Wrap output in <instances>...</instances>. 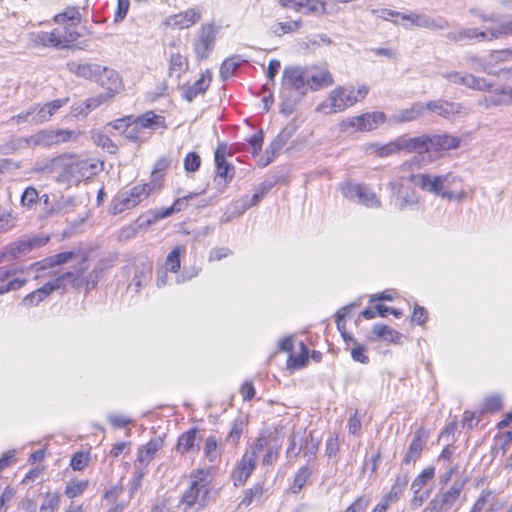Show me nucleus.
I'll return each mask as SVG.
<instances>
[{"mask_svg":"<svg viewBox=\"0 0 512 512\" xmlns=\"http://www.w3.org/2000/svg\"><path fill=\"white\" fill-rule=\"evenodd\" d=\"M449 27H450L449 22L444 17H441V16L431 17L426 14L424 28L432 30V31H439V30L448 29Z\"/></svg>","mask_w":512,"mask_h":512,"instance_id":"56","label":"nucleus"},{"mask_svg":"<svg viewBox=\"0 0 512 512\" xmlns=\"http://www.w3.org/2000/svg\"><path fill=\"white\" fill-rule=\"evenodd\" d=\"M54 21L58 24H64L68 21L79 23L81 21V14L77 7H67L63 12L55 15Z\"/></svg>","mask_w":512,"mask_h":512,"instance_id":"47","label":"nucleus"},{"mask_svg":"<svg viewBox=\"0 0 512 512\" xmlns=\"http://www.w3.org/2000/svg\"><path fill=\"white\" fill-rule=\"evenodd\" d=\"M48 240V237L35 236L29 238H22L16 242H13L4 248L3 252L0 255V262H2L6 257L15 259L20 256L27 255L32 250L46 245Z\"/></svg>","mask_w":512,"mask_h":512,"instance_id":"9","label":"nucleus"},{"mask_svg":"<svg viewBox=\"0 0 512 512\" xmlns=\"http://www.w3.org/2000/svg\"><path fill=\"white\" fill-rule=\"evenodd\" d=\"M371 502V498L362 495L355 499V501L347 507L345 512H365Z\"/></svg>","mask_w":512,"mask_h":512,"instance_id":"64","label":"nucleus"},{"mask_svg":"<svg viewBox=\"0 0 512 512\" xmlns=\"http://www.w3.org/2000/svg\"><path fill=\"white\" fill-rule=\"evenodd\" d=\"M184 169L187 173H194L201 166V157L196 152H189L184 158Z\"/></svg>","mask_w":512,"mask_h":512,"instance_id":"60","label":"nucleus"},{"mask_svg":"<svg viewBox=\"0 0 512 512\" xmlns=\"http://www.w3.org/2000/svg\"><path fill=\"white\" fill-rule=\"evenodd\" d=\"M425 13H411L402 15V20L407 21L408 24H403L406 29H411L412 27L424 28L425 26Z\"/></svg>","mask_w":512,"mask_h":512,"instance_id":"55","label":"nucleus"},{"mask_svg":"<svg viewBox=\"0 0 512 512\" xmlns=\"http://www.w3.org/2000/svg\"><path fill=\"white\" fill-rule=\"evenodd\" d=\"M133 120H130L127 129H124L123 135L126 139L133 141V142H144L148 137L145 135L144 130L137 125V122Z\"/></svg>","mask_w":512,"mask_h":512,"instance_id":"44","label":"nucleus"},{"mask_svg":"<svg viewBox=\"0 0 512 512\" xmlns=\"http://www.w3.org/2000/svg\"><path fill=\"white\" fill-rule=\"evenodd\" d=\"M61 498L58 493H47L40 506L41 511L50 510L54 512L60 506Z\"/></svg>","mask_w":512,"mask_h":512,"instance_id":"62","label":"nucleus"},{"mask_svg":"<svg viewBox=\"0 0 512 512\" xmlns=\"http://www.w3.org/2000/svg\"><path fill=\"white\" fill-rule=\"evenodd\" d=\"M304 8L307 14L326 15L328 13L324 0H304Z\"/></svg>","mask_w":512,"mask_h":512,"instance_id":"57","label":"nucleus"},{"mask_svg":"<svg viewBox=\"0 0 512 512\" xmlns=\"http://www.w3.org/2000/svg\"><path fill=\"white\" fill-rule=\"evenodd\" d=\"M151 272V265L145 264L141 270H136L135 274L128 286L129 289L138 292L142 286L143 281L147 280L148 274Z\"/></svg>","mask_w":512,"mask_h":512,"instance_id":"52","label":"nucleus"},{"mask_svg":"<svg viewBox=\"0 0 512 512\" xmlns=\"http://www.w3.org/2000/svg\"><path fill=\"white\" fill-rule=\"evenodd\" d=\"M201 19V11L198 8H189L178 14L168 16L164 25L172 29H186Z\"/></svg>","mask_w":512,"mask_h":512,"instance_id":"19","label":"nucleus"},{"mask_svg":"<svg viewBox=\"0 0 512 512\" xmlns=\"http://www.w3.org/2000/svg\"><path fill=\"white\" fill-rule=\"evenodd\" d=\"M425 110H428L445 119H451L455 116L468 114L467 109L458 102H451L444 99L428 101L424 104Z\"/></svg>","mask_w":512,"mask_h":512,"instance_id":"14","label":"nucleus"},{"mask_svg":"<svg viewBox=\"0 0 512 512\" xmlns=\"http://www.w3.org/2000/svg\"><path fill=\"white\" fill-rule=\"evenodd\" d=\"M87 271V259L86 257H82L77 265H74L73 288L79 289L85 286L87 290H90L96 287L102 268L95 267L91 272L86 274Z\"/></svg>","mask_w":512,"mask_h":512,"instance_id":"12","label":"nucleus"},{"mask_svg":"<svg viewBox=\"0 0 512 512\" xmlns=\"http://www.w3.org/2000/svg\"><path fill=\"white\" fill-rule=\"evenodd\" d=\"M412 168L420 169L419 156H413L411 159L404 161L399 166L401 175L387 184L391 194V204L400 211L417 204L419 200L417 192L408 185L409 180L406 172H409Z\"/></svg>","mask_w":512,"mask_h":512,"instance_id":"3","label":"nucleus"},{"mask_svg":"<svg viewBox=\"0 0 512 512\" xmlns=\"http://www.w3.org/2000/svg\"><path fill=\"white\" fill-rule=\"evenodd\" d=\"M466 87L478 91H489L493 95L489 101L493 105H509L512 104V88L509 86H493L482 77H476L473 74H467Z\"/></svg>","mask_w":512,"mask_h":512,"instance_id":"6","label":"nucleus"},{"mask_svg":"<svg viewBox=\"0 0 512 512\" xmlns=\"http://www.w3.org/2000/svg\"><path fill=\"white\" fill-rule=\"evenodd\" d=\"M341 191L345 198L349 200L357 199L367 207L375 208L381 205L377 195L364 185L345 182L341 184Z\"/></svg>","mask_w":512,"mask_h":512,"instance_id":"11","label":"nucleus"},{"mask_svg":"<svg viewBox=\"0 0 512 512\" xmlns=\"http://www.w3.org/2000/svg\"><path fill=\"white\" fill-rule=\"evenodd\" d=\"M38 41L44 46L65 47L62 39V30L54 29L51 32H41L37 35Z\"/></svg>","mask_w":512,"mask_h":512,"instance_id":"37","label":"nucleus"},{"mask_svg":"<svg viewBox=\"0 0 512 512\" xmlns=\"http://www.w3.org/2000/svg\"><path fill=\"white\" fill-rule=\"evenodd\" d=\"M203 452L205 457L211 463L216 462L220 458L221 452L218 446V441L215 436L210 435L206 438L203 447Z\"/></svg>","mask_w":512,"mask_h":512,"instance_id":"42","label":"nucleus"},{"mask_svg":"<svg viewBox=\"0 0 512 512\" xmlns=\"http://www.w3.org/2000/svg\"><path fill=\"white\" fill-rule=\"evenodd\" d=\"M231 155L226 143H219L214 155L216 165V179L220 178L224 180V184L230 182L235 174V167L231 163L227 162L226 157Z\"/></svg>","mask_w":512,"mask_h":512,"instance_id":"17","label":"nucleus"},{"mask_svg":"<svg viewBox=\"0 0 512 512\" xmlns=\"http://www.w3.org/2000/svg\"><path fill=\"white\" fill-rule=\"evenodd\" d=\"M50 294L48 293L47 289L43 285L42 287L36 289L35 291L31 292L27 296L24 297L22 300V305L25 307H33L37 306L40 302H42L46 297H48Z\"/></svg>","mask_w":512,"mask_h":512,"instance_id":"46","label":"nucleus"},{"mask_svg":"<svg viewBox=\"0 0 512 512\" xmlns=\"http://www.w3.org/2000/svg\"><path fill=\"white\" fill-rule=\"evenodd\" d=\"M89 462V454L85 452H77L75 453L70 461V466L75 471L83 470Z\"/></svg>","mask_w":512,"mask_h":512,"instance_id":"63","label":"nucleus"},{"mask_svg":"<svg viewBox=\"0 0 512 512\" xmlns=\"http://www.w3.org/2000/svg\"><path fill=\"white\" fill-rule=\"evenodd\" d=\"M307 69L300 66L285 67L281 81V111L289 115L308 92Z\"/></svg>","mask_w":512,"mask_h":512,"instance_id":"2","label":"nucleus"},{"mask_svg":"<svg viewBox=\"0 0 512 512\" xmlns=\"http://www.w3.org/2000/svg\"><path fill=\"white\" fill-rule=\"evenodd\" d=\"M303 456L307 462H311L316 458L319 441L315 440L311 434L301 437Z\"/></svg>","mask_w":512,"mask_h":512,"instance_id":"41","label":"nucleus"},{"mask_svg":"<svg viewBox=\"0 0 512 512\" xmlns=\"http://www.w3.org/2000/svg\"><path fill=\"white\" fill-rule=\"evenodd\" d=\"M457 180V176L449 172L443 175H431V194L440 196L445 188L451 186Z\"/></svg>","mask_w":512,"mask_h":512,"instance_id":"32","label":"nucleus"},{"mask_svg":"<svg viewBox=\"0 0 512 512\" xmlns=\"http://www.w3.org/2000/svg\"><path fill=\"white\" fill-rule=\"evenodd\" d=\"M409 482V477L407 473H400L396 476L395 482L392 485L390 491L387 493V498L393 500L394 502L398 501L400 496L403 494Z\"/></svg>","mask_w":512,"mask_h":512,"instance_id":"39","label":"nucleus"},{"mask_svg":"<svg viewBox=\"0 0 512 512\" xmlns=\"http://www.w3.org/2000/svg\"><path fill=\"white\" fill-rule=\"evenodd\" d=\"M301 352L297 355H290L287 366L291 369H300L308 362V349L304 343H301Z\"/></svg>","mask_w":512,"mask_h":512,"instance_id":"50","label":"nucleus"},{"mask_svg":"<svg viewBox=\"0 0 512 512\" xmlns=\"http://www.w3.org/2000/svg\"><path fill=\"white\" fill-rule=\"evenodd\" d=\"M209 87V82L205 80L204 75L192 85L182 86V96L188 102H192L198 95L204 94Z\"/></svg>","mask_w":512,"mask_h":512,"instance_id":"33","label":"nucleus"},{"mask_svg":"<svg viewBox=\"0 0 512 512\" xmlns=\"http://www.w3.org/2000/svg\"><path fill=\"white\" fill-rule=\"evenodd\" d=\"M465 483V480L455 481L447 491L436 494L422 512H446L450 510L459 499Z\"/></svg>","mask_w":512,"mask_h":512,"instance_id":"8","label":"nucleus"},{"mask_svg":"<svg viewBox=\"0 0 512 512\" xmlns=\"http://www.w3.org/2000/svg\"><path fill=\"white\" fill-rule=\"evenodd\" d=\"M239 65H240V63L238 61H236L234 57L227 58L221 64L220 77L223 80L230 78L235 73V71L238 69Z\"/></svg>","mask_w":512,"mask_h":512,"instance_id":"59","label":"nucleus"},{"mask_svg":"<svg viewBox=\"0 0 512 512\" xmlns=\"http://www.w3.org/2000/svg\"><path fill=\"white\" fill-rule=\"evenodd\" d=\"M68 71L80 78L95 81L98 72L100 71V64L97 63H87V62H78V61H69L66 64Z\"/></svg>","mask_w":512,"mask_h":512,"instance_id":"23","label":"nucleus"},{"mask_svg":"<svg viewBox=\"0 0 512 512\" xmlns=\"http://www.w3.org/2000/svg\"><path fill=\"white\" fill-rule=\"evenodd\" d=\"M435 475V468L430 466L425 468L412 482L411 490L413 492L421 491V489L433 479Z\"/></svg>","mask_w":512,"mask_h":512,"instance_id":"45","label":"nucleus"},{"mask_svg":"<svg viewBox=\"0 0 512 512\" xmlns=\"http://www.w3.org/2000/svg\"><path fill=\"white\" fill-rule=\"evenodd\" d=\"M87 487V480H72L66 485L65 495L71 499L76 498L82 495Z\"/></svg>","mask_w":512,"mask_h":512,"instance_id":"51","label":"nucleus"},{"mask_svg":"<svg viewBox=\"0 0 512 512\" xmlns=\"http://www.w3.org/2000/svg\"><path fill=\"white\" fill-rule=\"evenodd\" d=\"M93 140L97 146L107 150L111 154H115L118 151V146L114 141L103 133L99 132L93 134Z\"/></svg>","mask_w":512,"mask_h":512,"instance_id":"53","label":"nucleus"},{"mask_svg":"<svg viewBox=\"0 0 512 512\" xmlns=\"http://www.w3.org/2000/svg\"><path fill=\"white\" fill-rule=\"evenodd\" d=\"M98 164L93 159H78L68 164L59 175L60 182L79 183L97 173Z\"/></svg>","mask_w":512,"mask_h":512,"instance_id":"7","label":"nucleus"},{"mask_svg":"<svg viewBox=\"0 0 512 512\" xmlns=\"http://www.w3.org/2000/svg\"><path fill=\"white\" fill-rule=\"evenodd\" d=\"M188 69V61L186 57L179 52L172 53L169 59L168 74L170 77L179 79L181 75Z\"/></svg>","mask_w":512,"mask_h":512,"instance_id":"34","label":"nucleus"},{"mask_svg":"<svg viewBox=\"0 0 512 512\" xmlns=\"http://www.w3.org/2000/svg\"><path fill=\"white\" fill-rule=\"evenodd\" d=\"M424 445V434L422 430H417L414 433L413 439L409 444L408 450L403 458V464L409 465L411 463H415L421 457Z\"/></svg>","mask_w":512,"mask_h":512,"instance_id":"27","label":"nucleus"},{"mask_svg":"<svg viewBox=\"0 0 512 512\" xmlns=\"http://www.w3.org/2000/svg\"><path fill=\"white\" fill-rule=\"evenodd\" d=\"M265 492L263 483H256L251 488L244 491V497L241 501V505L248 507L254 501H259Z\"/></svg>","mask_w":512,"mask_h":512,"instance_id":"43","label":"nucleus"},{"mask_svg":"<svg viewBox=\"0 0 512 512\" xmlns=\"http://www.w3.org/2000/svg\"><path fill=\"white\" fill-rule=\"evenodd\" d=\"M197 428H191L188 431L182 433L177 441L176 451L181 454L196 453L200 447L196 443Z\"/></svg>","mask_w":512,"mask_h":512,"instance_id":"26","label":"nucleus"},{"mask_svg":"<svg viewBox=\"0 0 512 512\" xmlns=\"http://www.w3.org/2000/svg\"><path fill=\"white\" fill-rule=\"evenodd\" d=\"M256 464L254 452H245L231 473L234 486H243L255 470Z\"/></svg>","mask_w":512,"mask_h":512,"instance_id":"15","label":"nucleus"},{"mask_svg":"<svg viewBox=\"0 0 512 512\" xmlns=\"http://www.w3.org/2000/svg\"><path fill=\"white\" fill-rule=\"evenodd\" d=\"M244 426L245 422L242 417H237L234 419L232 422L231 430L226 437V442L232 445H237L243 433Z\"/></svg>","mask_w":512,"mask_h":512,"instance_id":"49","label":"nucleus"},{"mask_svg":"<svg viewBox=\"0 0 512 512\" xmlns=\"http://www.w3.org/2000/svg\"><path fill=\"white\" fill-rule=\"evenodd\" d=\"M16 269L0 267V294L20 289L25 283V279L14 278Z\"/></svg>","mask_w":512,"mask_h":512,"instance_id":"25","label":"nucleus"},{"mask_svg":"<svg viewBox=\"0 0 512 512\" xmlns=\"http://www.w3.org/2000/svg\"><path fill=\"white\" fill-rule=\"evenodd\" d=\"M292 135V130H289L288 127L284 128L277 137L269 144L268 148L265 151V154L261 156L258 160V165L260 167H266L269 165L274 157L282 150L285 146L286 142Z\"/></svg>","mask_w":512,"mask_h":512,"instance_id":"21","label":"nucleus"},{"mask_svg":"<svg viewBox=\"0 0 512 512\" xmlns=\"http://www.w3.org/2000/svg\"><path fill=\"white\" fill-rule=\"evenodd\" d=\"M170 165V161L166 157H162L158 159L154 165V168L151 173L152 180L150 182H154L156 184V189L160 188V178L162 177L159 175L160 173L166 171Z\"/></svg>","mask_w":512,"mask_h":512,"instance_id":"58","label":"nucleus"},{"mask_svg":"<svg viewBox=\"0 0 512 512\" xmlns=\"http://www.w3.org/2000/svg\"><path fill=\"white\" fill-rule=\"evenodd\" d=\"M328 101L330 103L328 113H335L344 111L348 107L353 106L359 101V98L355 96L354 87L339 86L330 92Z\"/></svg>","mask_w":512,"mask_h":512,"instance_id":"13","label":"nucleus"},{"mask_svg":"<svg viewBox=\"0 0 512 512\" xmlns=\"http://www.w3.org/2000/svg\"><path fill=\"white\" fill-rule=\"evenodd\" d=\"M73 278H74V266L72 267V270L62 273L58 277L45 283L44 286L47 289L48 293L51 294L52 292L60 290V289L64 290L66 288L67 283H70L71 286L73 287Z\"/></svg>","mask_w":512,"mask_h":512,"instance_id":"35","label":"nucleus"},{"mask_svg":"<svg viewBox=\"0 0 512 512\" xmlns=\"http://www.w3.org/2000/svg\"><path fill=\"white\" fill-rule=\"evenodd\" d=\"M386 121V115L383 112H368L362 115L352 117L348 120V125L359 131H371Z\"/></svg>","mask_w":512,"mask_h":512,"instance_id":"20","label":"nucleus"},{"mask_svg":"<svg viewBox=\"0 0 512 512\" xmlns=\"http://www.w3.org/2000/svg\"><path fill=\"white\" fill-rule=\"evenodd\" d=\"M185 249L182 246H176L172 249V251L167 255L165 266L167 270L171 272H177L180 269L181 261L180 256L181 253L184 252Z\"/></svg>","mask_w":512,"mask_h":512,"instance_id":"48","label":"nucleus"},{"mask_svg":"<svg viewBox=\"0 0 512 512\" xmlns=\"http://www.w3.org/2000/svg\"><path fill=\"white\" fill-rule=\"evenodd\" d=\"M218 28L214 23L202 25L198 31V37L193 47L195 55L198 59H207L214 49Z\"/></svg>","mask_w":512,"mask_h":512,"instance_id":"10","label":"nucleus"},{"mask_svg":"<svg viewBox=\"0 0 512 512\" xmlns=\"http://www.w3.org/2000/svg\"><path fill=\"white\" fill-rule=\"evenodd\" d=\"M402 151L401 138L398 136L394 140L385 143H371L366 147V152L375 154L378 157L385 158Z\"/></svg>","mask_w":512,"mask_h":512,"instance_id":"24","label":"nucleus"},{"mask_svg":"<svg viewBox=\"0 0 512 512\" xmlns=\"http://www.w3.org/2000/svg\"><path fill=\"white\" fill-rule=\"evenodd\" d=\"M272 188V184L269 182H263L260 184L257 191L252 196H245L243 197L241 202V207H239V213H243L247 209H249L252 206H255L258 204L264 196L269 192V190Z\"/></svg>","mask_w":512,"mask_h":512,"instance_id":"31","label":"nucleus"},{"mask_svg":"<svg viewBox=\"0 0 512 512\" xmlns=\"http://www.w3.org/2000/svg\"><path fill=\"white\" fill-rule=\"evenodd\" d=\"M311 475L312 470L307 465L299 468L294 476L292 485L290 486V491L293 494H298L305 486Z\"/></svg>","mask_w":512,"mask_h":512,"instance_id":"40","label":"nucleus"},{"mask_svg":"<svg viewBox=\"0 0 512 512\" xmlns=\"http://www.w3.org/2000/svg\"><path fill=\"white\" fill-rule=\"evenodd\" d=\"M402 151L414 153L420 157V168L424 161L423 154H428L430 160L439 158L445 151L456 149L460 145V138L447 133L443 134H422L415 137L401 135Z\"/></svg>","mask_w":512,"mask_h":512,"instance_id":"1","label":"nucleus"},{"mask_svg":"<svg viewBox=\"0 0 512 512\" xmlns=\"http://www.w3.org/2000/svg\"><path fill=\"white\" fill-rule=\"evenodd\" d=\"M302 26L301 20H295L291 22H279L276 24V29L274 30V33L277 36H282L286 33H293L298 31Z\"/></svg>","mask_w":512,"mask_h":512,"instance_id":"61","label":"nucleus"},{"mask_svg":"<svg viewBox=\"0 0 512 512\" xmlns=\"http://www.w3.org/2000/svg\"><path fill=\"white\" fill-rule=\"evenodd\" d=\"M163 440L161 438L151 439L144 447H142L137 456V461L147 466L155 457L156 453L162 448Z\"/></svg>","mask_w":512,"mask_h":512,"instance_id":"29","label":"nucleus"},{"mask_svg":"<svg viewBox=\"0 0 512 512\" xmlns=\"http://www.w3.org/2000/svg\"><path fill=\"white\" fill-rule=\"evenodd\" d=\"M75 257H77V254L75 252H73V251H65V252H60L58 254H55L53 256L48 257L45 260V262L47 263L48 266L54 267V266H58V265H62V264L68 263L69 261H71Z\"/></svg>","mask_w":512,"mask_h":512,"instance_id":"54","label":"nucleus"},{"mask_svg":"<svg viewBox=\"0 0 512 512\" xmlns=\"http://www.w3.org/2000/svg\"><path fill=\"white\" fill-rule=\"evenodd\" d=\"M156 189L154 182L145 183L132 187L129 191L119 193L112 202L110 211L112 214H120L125 210L132 209L146 199Z\"/></svg>","mask_w":512,"mask_h":512,"instance_id":"4","label":"nucleus"},{"mask_svg":"<svg viewBox=\"0 0 512 512\" xmlns=\"http://www.w3.org/2000/svg\"><path fill=\"white\" fill-rule=\"evenodd\" d=\"M413 169L414 168H412L409 172H406L409 183H411L414 187H417L424 192L431 193V174L414 173Z\"/></svg>","mask_w":512,"mask_h":512,"instance_id":"36","label":"nucleus"},{"mask_svg":"<svg viewBox=\"0 0 512 512\" xmlns=\"http://www.w3.org/2000/svg\"><path fill=\"white\" fill-rule=\"evenodd\" d=\"M425 112V106L421 102L413 103L409 108L402 109L392 114L388 122L391 124H402L412 122L421 117Z\"/></svg>","mask_w":512,"mask_h":512,"instance_id":"22","label":"nucleus"},{"mask_svg":"<svg viewBox=\"0 0 512 512\" xmlns=\"http://www.w3.org/2000/svg\"><path fill=\"white\" fill-rule=\"evenodd\" d=\"M101 71L98 72V75L95 78L96 83L101 85L104 89L107 90L105 95H109L112 99L116 93L119 92L122 86V80L117 71L107 66L100 67Z\"/></svg>","mask_w":512,"mask_h":512,"instance_id":"18","label":"nucleus"},{"mask_svg":"<svg viewBox=\"0 0 512 512\" xmlns=\"http://www.w3.org/2000/svg\"><path fill=\"white\" fill-rule=\"evenodd\" d=\"M80 133L69 129L41 130L31 136L23 138L30 147H54L63 143L76 141Z\"/></svg>","mask_w":512,"mask_h":512,"instance_id":"5","label":"nucleus"},{"mask_svg":"<svg viewBox=\"0 0 512 512\" xmlns=\"http://www.w3.org/2000/svg\"><path fill=\"white\" fill-rule=\"evenodd\" d=\"M134 119V121L137 122V125H139L143 130L166 128L165 118L162 115L156 114L154 111H147L142 115L134 116Z\"/></svg>","mask_w":512,"mask_h":512,"instance_id":"28","label":"nucleus"},{"mask_svg":"<svg viewBox=\"0 0 512 512\" xmlns=\"http://www.w3.org/2000/svg\"><path fill=\"white\" fill-rule=\"evenodd\" d=\"M204 475L205 471L203 469H198L191 475L194 480L181 497V503L188 508L192 507L197 502L200 493L206 495L209 491L208 482L204 478Z\"/></svg>","mask_w":512,"mask_h":512,"instance_id":"16","label":"nucleus"},{"mask_svg":"<svg viewBox=\"0 0 512 512\" xmlns=\"http://www.w3.org/2000/svg\"><path fill=\"white\" fill-rule=\"evenodd\" d=\"M308 87L317 91L323 87H328L333 84L334 80L332 74L328 70H321L317 73H311L307 69Z\"/></svg>","mask_w":512,"mask_h":512,"instance_id":"30","label":"nucleus"},{"mask_svg":"<svg viewBox=\"0 0 512 512\" xmlns=\"http://www.w3.org/2000/svg\"><path fill=\"white\" fill-rule=\"evenodd\" d=\"M372 332L378 338L391 343H397L401 338V334L398 331L384 324H375L372 327Z\"/></svg>","mask_w":512,"mask_h":512,"instance_id":"38","label":"nucleus"}]
</instances>
